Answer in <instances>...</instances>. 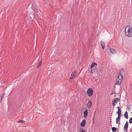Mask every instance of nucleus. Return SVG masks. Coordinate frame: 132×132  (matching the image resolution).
I'll return each mask as SVG.
<instances>
[{"mask_svg": "<svg viewBox=\"0 0 132 132\" xmlns=\"http://www.w3.org/2000/svg\"><path fill=\"white\" fill-rule=\"evenodd\" d=\"M125 34L128 37H130L132 36V27L127 26L125 28Z\"/></svg>", "mask_w": 132, "mask_h": 132, "instance_id": "f257e3e1", "label": "nucleus"}, {"mask_svg": "<svg viewBox=\"0 0 132 132\" xmlns=\"http://www.w3.org/2000/svg\"><path fill=\"white\" fill-rule=\"evenodd\" d=\"M77 73V71H75L74 72L72 73L70 76V79L69 80V81L72 82L73 81V79L76 80Z\"/></svg>", "mask_w": 132, "mask_h": 132, "instance_id": "f03ea898", "label": "nucleus"}, {"mask_svg": "<svg viewBox=\"0 0 132 132\" xmlns=\"http://www.w3.org/2000/svg\"><path fill=\"white\" fill-rule=\"evenodd\" d=\"M123 79V76L120 74L118 75L117 79L116 84H117L120 85L121 84V80Z\"/></svg>", "mask_w": 132, "mask_h": 132, "instance_id": "7ed1b4c3", "label": "nucleus"}, {"mask_svg": "<svg viewBox=\"0 0 132 132\" xmlns=\"http://www.w3.org/2000/svg\"><path fill=\"white\" fill-rule=\"evenodd\" d=\"M93 89L91 88H89L88 89L86 93L88 96L90 97L93 95Z\"/></svg>", "mask_w": 132, "mask_h": 132, "instance_id": "20e7f679", "label": "nucleus"}, {"mask_svg": "<svg viewBox=\"0 0 132 132\" xmlns=\"http://www.w3.org/2000/svg\"><path fill=\"white\" fill-rule=\"evenodd\" d=\"M119 99L118 98H115L114 100L112 103L113 106H114L116 105V104L119 101Z\"/></svg>", "mask_w": 132, "mask_h": 132, "instance_id": "39448f33", "label": "nucleus"}, {"mask_svg": "<svg viewBox=\"0 0 132 132\" xmlns=\"http://www.w3.org/2000/svg\"><path fill=\"white\" fill-rule=\"evenodd\" d=\"M128 123L127 121L124 126L123 130L126 132L127 131V129L128 127Z\"/></svg>", "mask_w": 132, "mask_h": 132, "instance_id": "423d86ee", "label": "nucleus"}, {"mask_svg": "<svg viewBox=\"0 0 132 132\" xmlns=\"http://www.w3.org/2000/svg\"><path fill=\"white\" fill-rule=\"evenodd\" d=\"M92 68H89L88 69V70L89 72L92 73H93L95 72V69H92Z\"/></svg>", "mask_w": 132, "mask_h": 132, "instance_id": "0eeeda50", "label": "nucleus"}, {"mask_svg": "<svg viewBox=\"0 0 132 132\" xmlns=\"http://www.w3.org/2000/svg\"><path fill=\"white\" fill-rule=\"evenodd\" d=\"M92 104L91 102L89 101H88V103L87 104V107L88 108H90L92 106Z\"/></svg>", "mask_w": 132, "mask_h": 132, "instance_id": "6e6552de", "label": "nucleus"}, {"mask_svg": "<svg viewBox=\"0 0 132 132\" xmlns=\"http://www.w3.org/2000/svg\"><path fill=\"white\" fill-rule=\"evenodd\" d=\"M121 115H118V117L116 119V123L118 124L120 121Z\"/></svg>", "mask_w": 132, "mask_h": 132, "instance_id": "1a4fd4ad", "label": "nucleus"}, {"mask_svg": "<svg viewBox=\"0 0 132 132\" xmlns=\"http://www.w3.org/2000/svg\"><path fill=\"white\" fill-rule=\"evenodd\" d=\"M88 112L87 110H86L84 112V117L85 119L86 118L88 115Z\"/></svg>", "mask_w": 132, "mask_h": 132, "instance_id": "9d476101", "label": "nucleus"}, {"mask_svg": "<svg viewBox=\"0 0 132 132\" xmlns=\"http://www.w3.org/2000/svg\"><path fill=\"white\" fill-rule=\"evenodd\" d=\"M86 123V121L85 120H83L82 121L81 123V126L82 127L85 126Z\"/></svg>", "mask_w": 132, "mask_h": 132, "instance_id": "9b49d317", "label": "nucleus"}, {"mask_svg": "<svg viewBox=\"0 0 132 132\" xmlns=\"http://www.w3.org/2000/svg\"><path fill=\"white\" fill-rule=\"evenodd\" d=\"M118 111L117 112V113L118 114V115H121V110L120 109V107L118 106Z\"/></svg>", "mask_w": 132, "mask_h": 132, "instance_id": "f8f14e48", "label": "nucleus"}, {"mask_svg": "<svg viewBox=\"0 0 132 132\" xmlns=\"http://www.w3.org/2000/svg\"><path fill=\"white\" fill-rule=\"evenodd\" d=\"M111 52L113 54H114L116 53V52L115 50L112 48L110 49Z\"/></svg>", "mask_w": 132, "mask_h": 132, "instance_id": "ddd939ff", "label": "nucleus"}, {"mask_svg": "<svg viewBox=\"0 0 132 132\" xmlns=\"http://www.w3.org/2000/svg\"><path fill=\"white\" fill-rule=\"evenodd\" d=\"M101 46L102 47V49L103 50H104V47H105V44L103 42H101Z\"/></svg>", "mask_w": 132, "mask_h": 132, "instance_id": "4468645a", "label": "nucleus"}, {"mask_svg": "<svg viewBox=\"0 0 132 132\" xmlns=\"http://www.w3.org/2000/svg\"><path fill=\"white\" fill-rule=\"evenodd\" d=\"M128 112L127 111H126L125 112V114L124 115L125 117L127 119H128Z\"/></svg>", "mask_w": 132, "mask_h": 132, "instance_id": "2eb2a0df", "label": "nucleus"}, {"mask_svg": "<svg viewBox=\"0 0 132 132\" xmlns=\"http://www.w3.org/2000/svg\"><path fill=\"white\" fill-rule=\"evenodd\" d=\"M97 64L95 63H93L90 66V68H93L94 67H95L96 65H97Z\"/></svg>", "mask_w": 132, "mask_h": 132, "instance_id": "dca6fc26", "label": "nucleus"}, {"mask_svg": "<svg viewBox=\"0 0 132 132\" xmlns=\"http://www.w3.org/2000/svg\"><path fill=\"white\" fill-rule=\"evenodd\" d=\"M112 131L113 132H116L117 130V128L115 127H113L112 128Z\"/></svg>", "mask_w": 132, "mask_h": 132, "instance_id": "f3484780", "label": "nucleus"}, {"mask_svg": "<svg viewBox=\"0 0 132 132\" xmlns=\"http://www.w3.org/2000/svg\"><path fill=\"white\" fill-rule=\"evenodd\" d=\"M17 122L18 123H24V121L23 120H21L18 121Z\"/></svg>", "mask_w": 132, "mask_h": 132, "instance_id": "a211bd4d", "label": "nucleus"}, {"mask_svg": "<svg viewBox=\"0 0 132 132\" xmlns=\"http://www.w3.org/2000/svg\"><path fill=\"white\" fill-rule=\"evenodd\" d=\"M42 63V62L41 61H40L39 63L38 64V67L40 66Z\"/></svg>", "mask_w": 132, "mask_h": 132, "instance_id": "6ab92c4d", "label": "nucleus"}, {"mask_svg": "<svg viewBox=\"0 0 132 132\" xmlns=\"http://www.w3.org/2000/svg\"><path fill=\"white\" fill-rule=\"evenodd\" d=\"M129 122L130 123H132V118H130Z\"/></svg>", "mask_w": 132, "mask_h": 132, "instance_id": "aec40b11", "label": "nucleus"}, {"mask_svg": "<svg viewBox=\"0 0 132 132\" xmlns=\"http://www.w3.org/2000/svg\"><path fill=\"white\" fill-rule=\"evenodd\" d=\"M95 111L94 113V115L93 117V121H94L95 119Z\"/></svg>", "mask_w": 132, "mask_h": 132, "instance_id": "412c9836", "label": "nucleus"}, {"mask_svg": "<svg viewBox=\"0 0 132 132\" xmlns=\"http://www.w3.org/2000/svg\"><path fill=\"white\" fill-rule=\"evenodd\" d=\"M5 93H4L2 94V96H1V97H2L1 99H2L3 98V97H4V96H5Z\"/></svg>", "mask_w": 132, "mask_h": 132, "instance_id": "4be33fe9", "label": "nucleus"}, {"mask_svg": "<svg viewBox=\"0 0 132 132\" xmlns=\"http://www.w3.org/2000/svg\"><path fill=\"white\" fill-rule=\"evenodd\" d=\"M80 132H85V130L83 129H82V130Z\"/></svg>", "mask_w": 132, "mask_h": 132, "instance_id": "5701e85b", "label": "nucleus"}, {"mask_svg": "<svg viewBox=\"0 0 132 132\" xmlns=\"http://www.w3.org/2000/svg\"><path fill=\"white\" fill-rule=\"evenodd\" d=\"M131 86H132V84H131Z\"/></svg>", "mask_w": 132, "mask_h": 132, "instance_id": "b1692460", "label": "nucleus"}]
</instances>
